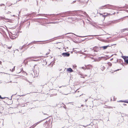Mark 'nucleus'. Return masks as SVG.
Segmentation results:
<instances>
[{"mask_svg":"<svg viewBox=\"0 0 128 128\" xmlns=\"http://www.w3.org/2000/svg\"><path fill=\"white\" fill-rule=\"evenodd\" d=\"M78 13L83 14V12L81 10H74L72 11H68L57 14L56 15L59 16V17L61 16L63 17L69 16L70 14H72L73 16L77 15L78 14L77 13Z\"/></svg>","mask_w":128,"mask_h":128,"instance_id":"1","label":"nucleus"},{"mask_svg":"<svg viewBox=\"0 0 128 128\" xmlns=\"http://www.w3.org/2000/svg\"><path fill=\"white\" fill-rule=\"evenodd\" d=\"M106 7V8L112 10H115L116 8H117V7L116 6L109 4L105 5L102 6V7Z\"/></svg>","mask_w":128,"mask_h":128,"instance_id":"2","label":"nucleus"},{"mask_svg":"<svg viewBox=\"0 0 128 128\" xmlns=\"http://www.w3.org/2000/svg\"><path fill=\"white\" fill-rule=\"evenodd\" d=\"M68 34H74V35H75L77 37H80V38L85 37H88V36H98V35H88V36H78V35H76L75 34H74V33H72L69 32V33H67L66 34H64V35H62V36H64L65 35H66Z\"/></svg>","mask_w":128,"mask_h":128,"instance_id":"3","label":"nucleus"},{"mask_svg":"<svg viewBox=\"0 0 128 128\" xmlns=\"http://www.w3.org/2000/svg\"><path fill=\"white\" fill-rule=\"evenodd\" d=\"M119 22V21L117 20L112 21L108 22L106 23V25L107 26L110 25L111 24H115L117 22Z\"/></svg>","mask_w":128,"mask_h":128,"instance_id":"4","label":"nucleus"},{"mask_svg":"<svg viewBox=\"0 0 128 128\" xmlns=\"http://www.w3.org/2000/svg\"><path fill=\"white\" fill-rule=\"evenodd\" d=\"M121 57L124 60V62L128 64V56H122Z\"/></svg>","mask_w":128,"mask_h":128,"instance_id":"5","label":"nucleus"},{"mask_svg":"<svg viewBox=\"0 0 128 128\" xmlns=\"http://www.w3.org/2000/svg\"><path fill=\"white\" fill-rule=\"evenodd\" d=\"M116 45V44H111V45L110 46H109V45H107V46H101V47H100V50H101V48H103V49L104 50H106V49L108 47H110V46H113L114 45Z\"/></svg>","mask_w":128,"mask_h":128,"instance_id":"6","label":"nucleus"},{"mask_svg":"<svg viewBox=\"0 0 128 128\" xmlns=\"http://www.w3.org/2000/svg\"><path fill=\"white\" fill-rule=\"evenodd\" d=\"M62 55L64 57H67L70 56V54L68 52L62 53Z\"/></svg>","mask_w":128,"mask_h":128,"instance_id":"7","label":"nucleus"},{"mask_svg":"<svg viewBox=\"0 0 128 128\" xmlns=\"http://www.w3.org/2000/svg\"><path fill=\"white\" fill-rule=\"evenodd\" d=\"M0 18H1L2 20L4 19L6 20H8V22H12V20L6 18L5 17V16H0Z\"/></svg>","mask_w":128,"mask_h":128,"instance_id":"8","label":"nucleus"},{"mask_svg":"<svg viewBox=\"0 0 128 128\" xmlns=\"http://www.w3.org/2000/svg\"><path fill=\"white\" fill-rule=\"evenodd\" d=\"M35 58L34 57H29V58H26V59L23 62H24L25 65H26V64H27L28 61L27 60L29 58Z\"/></svg>","mask_w":128,"mask_h":128,"instance_id":"9","label":"nucleus"},{"mask_svg":"<svg viewBox=\"0 0 128 128\" xmlns=\"http://www.w3.org/2000/svg\"><path fill=\"white\" fill-rule=\"evenodd\" d=\"M117 61L118 62H119V63H120L121 64V65H122V66H123L124 65L123 64V61L121 59H120L119 60L117 59Z\"/></svg>","mask_w":128,"mask_h":128,"instance_id":"10","label":"nucleus"},{"mask_svg":"<svg viewBox=\"0 0 128 128\" xmlns=\"http://www.w3.org/2000/svg\"><path fill=\"white\" fill-rule=\"evenodd\" d=\"M46 40H44V41H33L32 42H31L29 44H28L27 45V46H28L30 44H35L36 43V42H46Z\"/></svg>","mask_w":128,"mask_h":128,"instance_id":"11","label":"nucleus"},{"mask_svg":"<svg viewBox=\"0 0 128 128\" xmlns=\"http://www.w3.org/2000/svg\"><path fill=\"white\" fill-rule=\"evenodd\" d=\"M67 71L70 73L74 72V70L71 68H67Z\"/></svg>","mask_w":128,"mask_h":128,"instance_id":"12","label":"nucleus"},{"mask_svg":"<svg viewBox=\"0 0 128 128\" xmlns=\"http://www.w3.org/2000/svg\"><path fill=\"white\" fill-rule=\"evenodd\" d=\"M85 67L87 69H90L91 68H92V66L90 64L86 66Z\"/></svg>","mask_w":128,"mask_h":128,"instance_id":"13","label":"nucleus"},{"mask_svg":"<svg viewBox=\"0 0 128 128\" xmlns=\"http://www.w3.org/2000/svg\"><path fill=\"white\" fill-rule=\"evenodd\" d=\"M26 24H27V26H26V28H27V29H28L29 28V26L30 25V22H28L27 23H26Z\"/></svg>","mask_w":128,"mask_h":128,"instance_id":"14","label":"nucleus"},{"mask_svg":"<svg viewBox=\"0 0 128 128\" xmlns=\"http://www.w3.org/2000/svg\"><path fill=\"white\" fill-rule=\"evenodd\" d=\"M125 30H128V28H125L122 30H121V32H124Z\"/></svg>","mask_w":128,"mask_h":128,"instance_id":"15","label":"nucleus"},{"mask_svg":"<svg viewBox=\"0 0 128 128\" xmlns=\"http://www.w3.org/2000/svg\"><path fill=\"white\" fill-rule=\"evenodd\" d=\"M100 47H98V46H95L93 48L92 50H96L98 48H100Z\"/></svg>","mask_w":128,"mask_h":128,"instance_id":"16","label":"nucleus"},{"mask_svg":"<svg viewBox=\"0 0 128 128\" xmlns=\"http://www.w3.org/2000/svg\"><path fill=\"white\" fill-rule=\"evenodd\" d=\"M38 124H37V123H35V124H34L32 126V128H34V127H35L36 125H37Z\"/></svg>","mask_w":128,"mask_h":128,"instance_id":"17","label":"nucleus"},{"mask_svg":"<svg viewBox=\"0 0 128 128\" xmlns=\"http://www.w3.org/2000/svg\"><path fill=\"white\" fill-rule=\"evenodd\" d=\"M116 13V12H114L113 13L112 12L111 13H108V14L109 15H113V14H115Z\"/></svg>","mask_w":128,"mask_h":128,"instance_id":"18","label":"nucleus"},{"mask_svg":"<svg viewBox=\"0 0 128 128\" xmlns=\"http://www.w3.org/2000/svg\"><path fill=\"white\" fill-rule=\"evenodd\" d=\"M9 36L10 38L12 39L13 40L15 38H14V37L12 36L9 35Z\"/></svg>","mask_w":128,"mask_h":128,"instance_id":"19","label":"nucleus"},{"mask_svg":"<svg viewBox=\"0 0 128 128\" xmlns=\"http://www.w3.org/2000/svg\"><path fill=\"white\" fill-rule=\"evenodd\" d=\"M102 57H99L97 61H100L101 60V58H102Z\"/></svg>","mask_w":128,"mask_h":128,"instance_id":"20","label":"nucleus"},{"mask_svg":"<svg viewBox=\"0 0 128 128\" xmlns=\"http://www.w3.org/2000/svg\"><path fill=\"white\" fill-rule=\"evenodd\" d=\"M43 14H37V15H36V16H42V15H43Z\"/></svg>","mask_w":128,"mask_h":128,"instance_id":"21","label":"nucleus"},{"mask_svg":"<svg viewBox=\"0 0 128 128\" xmlns=\"http://www.w3.org/2000/svg\"><path fill=\"white\" fill-rule=\"evenodd\" d=\"M7 98L8 99V97H2L1 96L0 99H3L5 98Z\"/></svg>","mask_w":128,"mask_h":128,"instance_id":"22","label":"nucleus"},{"mask_svg":"<svg viewBox=\"0 0 128 128\" xmlns=\"http://www.w3.org/2000/svg\"><path fill=\"white\" fill-rule=\"evenodd\" d=\"M124 102L128 103V100H124Z\"/></svg>","mask_w":128,"mask_h":128,"instance_id":"23","label":"nucleus"},{"mask_svg":"<svg viewBox=\"0 0 128 128\" xmlns=\"http://www.w3.org/2000/svg\"><path fill=\"white\" fill-rule=\"evenodd\" d=\"M83 14H84V15H86V16H87L88 15V14H86V13L85 12H83Z\"/></svg>","mask_w":128,"mask_h":128,"instance_id":"24","label":"nucleus"},{"mask_svg":"<svg viewBox=\"0 0 128 128\" xmlns=\"http://www.w3.org/2000/svg\"><path fill=\"white\" fill-rule=\"evenodd\" d=\"M108 65L109 66H112V64L110 62H108Z\"/></svg>","mask_w":128,"mask_h":128,"instance_id":"25","label":"nucleus"},{"mask_svg":"<svg viewBox=\"0 0 128 128\" xmlns=\"http://www.w3.org/2000/svg\"><path fill=\"white\" fill-rule=\"evenodd\" d=\"M126 116V114H122V117H123L124 116Z\"/></svg>","mask_w":128,"mask_h":128,"instance_id":"26","label":"nucleus"},{"mask_svg":"<svg viewBox=\"0 0 128 128\" xmlns=\"http://www.w3.org/2000/svg\"><path fill=\"white\" fill-rule=\"evenodd\" d=\"M15 67V66H14L13 68L12 69L11 71L12 72H13L14 71V70H15V68H14Z\"/></svg>","mask_w":128,"mask_h":128,"instance_id":"27","label":"nucleus"},{"mask_svg":"<svg viewBox=\"0 0 128 128\" xmlns=\"http://www.w3.org/2000/svg\"><path fill=\"white\" fill-rule=\"evenodd\" d=\"M100 14L104 18V19L105 18V15H103L102 14Z\"/></svg>","mask_w":128,"mask_h":128,"instance_id":"28","label":"nucleus"},{"mask_svg":"<svg viewBox=\"0 0 128 128\" xmlns=\"http://www.w3.org/2000/svg\"><path fill=\"white\" fill-rule=\"evenodd\" d=\"M28 20H27V19H25L24 20V21L23 22V23H24V22H26Z\"/></svg>","mask_w":128,"mask_h":128,"instance_id":"29","label":"nucleus"},{"mask_svg":"<svg viewBox=\"0 0 128 128\" xmlns=\"http://www.w3.org/2000/svg\"><path fill=\"white\" fill-rule=\"evenodd\" d=\"M31 60L32 61H37L38 60Z\"/></svg>","mask_w":128,"mask_h":128,"instance_id":"30","label":"nucleus"},{"mask_svg":"<svg viewBox=\"0 0 128 128\" xmlns=\"http://www.w3.org/2000/svg\"><path fill=\"white\" fill-rule=\"evenodd\" d=\"M43 120H41V121H39L38 122H37V124H39L41 122H42V121H43Z\"/></svg>","mask_w":128,"mask_h":128,"instance_id":"31","label":"nucleus"},{"mask_svg":"<svg viewBox=\"0 0 128 128\" xmlns=\"http://www.w3.org/2000/svg\"><path fill=\"white\" fill-rule=\"evenodd\" d=\"M5 6L4 4H0V6Z\"/></svg>","mask_w":128,"mask_h":128,"instance_id":"32","label":"nucleus"},{"mask_svg":"<svg viewBox=\"0 0 128 128\" xmlns=\"http://www.w3.org/2000/svg\"><path fill=\"white\" fill-rule=\"evenodd\" d=\"M105 67L103 66V68H102L101 69H102V70L103 71L105 69Z\"/></svg>","mask_w":128,"mask_h":128,"instance_id":"33","label":"nucleus"},{"mask_svg":"<svg viewBox=\"0 0 128 128\" xmlns=\"http://www.w3.org/2000/svg\"><path fill=\"white\" fill-rule=\"evenodd\" d=\"M118 102H124V100H120L119 101H118Z\"/></svg>","mask_w":128,"mask_h":128,"instance_id":"34","label":"nucleus"},{"mask_svg":"<svg viewBox=\"0 0 128 128\" xmlns=\"http://www.w3.org/2000/svg\"><path fill=\"white\" fill-rule=\"evenodd\" d=\"M76 2V0H74V1H73L71 3V4H74V3H75Z\"/></svg>","mask_w":128,"mask_h":128,"instance_id":"35","label":"nucleus"},{"mask_svg":"<svg viewBox=\"0 0 128 128\" xmlns=\"http://www.w3.org/2000/svg\"><path fill=\"white\" fill-rule=\"evenodd\" d=\"M11 12H10L8 11L6 13V14H10V13H11Z\"/></svg>","mask_w":128,"mask_h":128,"instance_id":"36","label":"nucleus"},{"mask_svg":"<svg viewBox=\"0 0 128 128\" xmlns=\"http://www.w3.org/2000/svg\"><path fill=\"white\" fill-rule=\"evenodd\" d=\"M26 46V44H24V46H23L22 47V48H21L22 49L25 46Z\"/></svg>","mask_w":128,"mask_h":128,"instance_id":"37","label":"nucleus"},{"mask_svg":"<svg viewBox=\"0 0 128 128\" xmlns=\"http://www.w3.org/2000/svg\"><path fill=\"white\" fill-rule=\"evenodd\" d=\"M54 63H52V66H51V67H52L53 65H54Z\"/></svg>","mask_w":128,"mask_h":128,"instance_id":"38","label":"nucleus"},{"mask_svg":"<svg viewBox=\"0 0 128 128\" xmlns=\"http://www.w3.org/2000/svg\"><path fill=\"white\" fill-rule=\"evenodd\" d=\"M13 95H12L11 96V98H10V99H9L8 98V99H9V100H11L12 99V96H13Z\"/></svg>","mask_w":128,"mask_h":128,"instance_id":"39","label":"nucleus"},{"mask_svg":"<svg viewBox=\"0 0 128 128\" xmlns=\"http://www.w3.org/2000/svg\"><path fill=\"white\" fill-rule=\"evenodd\" d=\"M82 68L83 69L86 70L85 68L84 67H82Z\"/></svg>","mask_w":128,"mask_h":128,"instance_id":"40","label":"nucleus"},{"mask_svg":"<svg viewBox=\"0 0 128 128\" xmlns=\"http://www.w3.org/2000/svg\"><path fill=\"white\" fill-rule=\"evenodd\" d=\"M86 38H85L84 40H82V41H84V40H85L86 39Z\"/></svg>","mask_w":128,"mask_h":128,"instance_id":"41","label":"nucleus"},{"mask_svg":"<svg viewBox=\"0 0 128 128\" xmlns=\"http://www.w3.org/2000/svg\"><path fill=\"white\" fill-rule=\"evenodd\" d=\"M94 52H97V50H94Z\"/></svg>","mask_w":128,"mask_h":128,"instance_id":"42","label":"nucleus"},{"mask_svg":"<svg viewBox=\"0 0 128 128\" xmlns=\"http://www.w3.org/2000/svg\"><path fill=\"white\" fill-rule=\"evenodd\" d=\"M11 47H12V46H10V47H8V49H10L11 48Z\"/></svg>","mask_w":128,"mask_h":128,"instance_id":"43","label":"nucleus"},{"mask_svg":"<svg viewBox=\"0 0 128 128\" xmlns=\"http://www.w3.org/2000/svg\"><path fill=\"white\" fill-rule=\"evenodd\" d=\"M105 18L108 16V15L106 14V15H105Z\"/></svg>","mask_w":128,"mask_h":128,"instance_id":"44","label":"nucleus"},{"mask_svg":"<svg viewBox=\"0 0 128 128\" xmlns=\"http://www.w3.org/2000/svg\"><path fill=\"white\" fill-rule=\"evenodd\" d=\"M51 63H52V62H50V63L48 65V66H50V64H51Z\"/></svg>","mask_w":128,"mask_h":128,"instance_id":"45","label":"nucleus"},{"mask_svg":"<svg viewBox=\"0 0 128 128\" xmlns=\"http://www.w3.org/2000/svg\"><path fill=\"white\" fill-rule=\"evenodd\" d=\"M25 95H23L20 96H25Z\"/></svg>","mask_w":128,"mask_h":128,"instance_id":"46","label":"nucleus"},{"mask_svg":"<svg viewBox=\"0 0 128 128\" xmlns=\"http://www.w3.org/2000/svg\"><path fill=\"white\" fill-rule=\"evenodd\" d=\"M120 52V53H121L122 54V56H123V54H122V52Z\"/></svg>","mask_w":128,"mask_h":128,"instance_id":"47","label":"nucleus"},{"mask_svg":"<svg viewBox=\"0 0 128 128\" xmlns=\"http://www.w3.org/2000/svg\"><path fill=\"white\" fill-rule=\"evenodd\" d=\"M4 10H6V6L4 8Z\"/></svg>","mask_w":128,"mask_h":128,"instance_id":"48","label":"nucleus"},{"mask_svg":"<svg viewBox=\"0 0 128 128\" xmlns=\"http://www.w3.org/2000/svg\"><path fill=\"white\" fill-rule=\"evenodd\" d=\"M123 105L125 106L126 105V104H123Z\"/></svg>","mask_w":128,"mask_h":128,"instance_id":"49","label":"nucleus"},{"mask_svg":"<svg viewBox=\"0 0 128 128\" xmlns=\"http://www.w3.org/2000/svg\"><path fill=\"white\" fill-rule=\"evenodd\" d=\"M2 63V62L1 61H0V64H1Z\"/></svg>","mask_w":128,"mask_h":128,"instance_id":"50","label":"nucleus"},{"mask_svg":"<svg viewBox=\"0 0 128 128\" xmlns=\"http://www.w3.org/2000/svg\"><path fill=\"white\" fill-rule=\"evenodd\" d=\"M20 0H17L16 2V3H17V2H19V1H20Z\"/></svg>","mask_w":128,"mask_h":128,"instance_id":"51","label":"nucleus"},{"mask_svg":"<svg viewBox=\"0 0 128 128\" xmlns=\"http://www.w3.org/2000/svg\"><path fill=\"white\" fill-rule=\"evenodd\" d=\"M125 11L127 12H128V10H126Z\"/></svg>","mask_w":128,"mask_h":128,"instance_id":"52","label":"nucleus"},{"mask_svg":"<svg viewBox=\"0 0 128 128\" xmlns=\"http://www.w3.org/2000/svg\"><path fill=\"white\" fill-rule=\"evenodd\" d=\"M121 69H118V70H116V71H117V70H120Z\"/></svg>","mask_w":128,"mask_h":128,"instance_id":"53","label":"nucleus"},{"mask_svg":"<svg viewBox=\"0 0 128 128\" xmlns=\"http://www.w3.org/2000/svg\"><path fill=\"white\" fill-rule=\"evenodd\" d=\"M36 13H34V12H33V13H32V14H35Z\"/></svg>","mask_w":128,"mask_h":128,"instance_id":"54","label":"nucleus"},{"mask_svg":"<svg viewBox=\"0 0 128 128\" xmlns=\"http://www.w3.org/2000/svg\"><path fill=\"white\" fill-rule=\"evenodd\" d=\"M113 60V58H112V59H111L110 60Z\"/></svg>","mask_w":128,"mask_h":128,"instance_id":"55","label":"nucleus"},{"mask_svg":"<svg viewBox=\"0 0 128 128\" xmlns=\"http://www.w3.org/2000/svg\"><path fill=\"white\" fill-rule=\"evenodd\" d=\"M120 8H124L125 7V6L123 7H120Z\"/></svg>","mask_w":128,"mask_h":128,"instance_id":"56","label":"nucleus"},{"mask_svg":"<svg viewBox=\"0 0 128 128\" xmlns=\"http://www.w3.org/2000/svg\"><path fill=\"white\" fill-rule=\"evenodd\" d=\"M32 93L31 92H30V93H28V94H30V93Z\"/></svg>","mask_w":128,"mask_h":128,"instance_id":"57","label":"nucleus"},{"mask_svg":"<svg viewBox=\"0 0 128 128\" xmlns=\"http://www.w3.org/2000/svg\"><path fill=\"white\" fill-rule=\"evenodd\" d=\"M24 125H25V122H24Z\"/></svg>","mask_w":128,"mask_h":128,"instance_id":"58","label":"nucleus"},{"mask_svg":"<svg viewBox=\"0 0 128 128\" xmlns=\"http://www.w3.org/2000/svg\"><path fill=\"white\" fill-rule=\"evenodd\" d=\"M44 115H46V114H44Z\"/></svg>","mask_w":128,"mask_h":128,"instance_id":"59","label":"nucleus"},{"mask_svg":"<svg viewBox=\"0 0 128 128\" xmlns=\"http://www.w3.org/2000/svg\"><path fill=\"white\" fill-rule=\"evenodd\" d=\"M12 16H15V15H13Z\"/></svg>","mask_w":128,"mask_h":128,"instance_id":"60","label":"nucleus"},{"mask_svg":"<svg viewBox=\"0 0 128 128\" xmlns=\"http://www.w3.org/2000/svg\"><path fill=\"white\" fill-rule=\"evenodd\" d=\"M27 81H28V82H29V81H28V80H27Z\"/></svg>","mask_w":128,"mask_h":128,"instance_id":"61","label":"nucleus"},{"mask_svg":"<svg viewBox=\"0 0 128 128\" xmlns=\"http://www.w3.org/2000/svg\"><path fill=\"white\" fill-rule=\"evenodd\" d=\"M37 4H38V1H37Z\"/></svg>","mask_w":128,"mask_h":128,"instance_id":"62","label":"nucleus"},{"mask_svg":"<svg viewBox=\"0 0 128 128\" xmlns=\"http://www.w3.org/2000/svg\"><path fill=\"white\" fill-rule=\"evenodd\" d=\"M83 106V105H82L81 106Z\"/></svg>","mask_w":128,"mask_h":128,"instance_id":"63","label":"nucleus"},{"mask_svg":"<svg viewBox=\"0 0 128 128\" xmlns=\"http://www.w3.org/2000/svg\"><path fill=\"white\" fill-rule=\"evenodd\" d=\"M10 82H12V81H10Z\"/></svg>","mask_w":128,"mask_h":128,"instance_id":"64","label":"nucleus"}]
</instances>
